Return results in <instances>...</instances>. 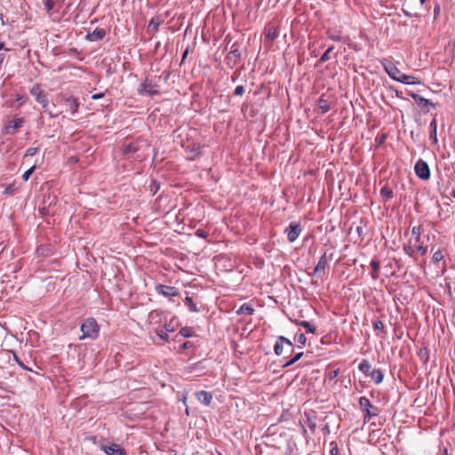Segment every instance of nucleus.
<instances>
[{
    "label": "nucleus",
    "mask_w": 455,
    "mask_h": 455,
    "mask_svg": "<svg viewBox=\"0 0 455 455\" xmlns=\"http://www.w3.org/2000/svg\"><path fill=\"white\" fill-rule=\"evenodd\" d=\"M81 331L83 332L79 339H96L100 334V326L93 317L86 318L81 324Z\"/></svg>",
    "instance_id": "f257e3e1"
},
{
    "label": "nucleus",
    "mask_w": 455,
    "mask_h": 455,
    "mask_svg": "<svg viewBox=\"0 0 455 455\" xmlns=\"http://www.w3.org/2000/svg\"><path fill=\"white\" fill-rule=\"evenodd\" d=\"M404 252L410 256L414 257L416 252H419L420 255L424 256L427 252V247L425 245V243L422 237L409 239L408 243L403 247Z\"/></svg>",
    "instance_id": "f03ea898"
},
{
    "label": "nucleus",
    "mask_w": 455,
    "mask_h": 455,
    "mask_svg": "<svg viewBox=\"0 0 455 455\" xmlns=\"http://www.w3.org/2000/svg\"><path fill=\"white\" fill-rule=\"evenodd\" d=\"M30 93L35 97L36 100L42 105V107L44 108V111L48 112L51 117H57L61 114V112L54 113L48 109L47 94L41 89L39 84H35L30 89Z\"/></svg>",
    "instance_id": "7ed1b4c3"
},
{
    "label": "nucleus",
    "mask_w": 455,
    "mask_h": 455,
    "mask_svg": "<svg viewBox=\"0 0 455 455\" xmlns=\"http://www.w3.org/2000/svg\"><path fill=\"white\" fill-rule=\"evenodd\" d=\"M359 406L364 412V421H369L372 417L377 415V408L364 396L360 397Z\"/></svg>",
    "instance_id": "20e7f679"
},
{
    "label": "nucleus",
    "mask_w": 455,
    "mask_h": 455,
    "mask_svg": "<svg viewBox=\"0 0 455 455\" xmlns=\"http://www.w3.org/2000/svg\"><path fill=\"white\" fill-rule=\"evenodd\" d=\"M139 93L141 95L154 96L160 93V87L157 84L154 83L151 79L147 78L143 84H140Z\"/></svg>",
    "instance_id": "39448f33"
},
{
    "label": "nucleus",
    "mask_w": 455,
    "mask_h": 455,
    "mask_svg": "<svg viewBox=\"0 0 455 455\" xmlns=\"http://www.w3.org/2000/svg\"><path fill=\"white\" fill-rule=\"evenodd\" d=\"M24 123L25 119L23 117H15L9 120L4 125V132L6 134L13 135L23 126Z\"/></svg>",
    "instance_id": "423d86ee"
},
{
    "label": "nucleus",
    "mask_w": 455,
    "mask_h": 455,
    "mask_svg": "<svg viewBox=\"0 0 455 455\" xmlns=\"http://www.w3.org/2000/svg\"><path fill=\"white\" fill-rule=\"evenodd\" d=\"M381 63L390 78L399 82L400 76L403 73L397 68V67L391 60L386 59L383 60Z\"/></svg>",
    "instance_id": "0eeeda50"
},
{
    "label": "nucleus",
    "mask_w": 455,
    "mask_h": 455,
    "mask_svg": "<svg viewBox=\"0 0 455 455\" xmlns=\"http://www.w3.org/2000/svg\"><path fill=\"white\" fill-rule=\"evenodd\" d=\"M59 103L65 104L67 106V110L69 111L71 114H76L78 111L79 108V102L76 98L70 96V97H64L60 96L57 99Z\"/></svg>",
    "instance_id": "6e6552de"
},
{
    "label": "nucleus",
    "mask_w": 455,
    "mask_h": 455,
    "mask_svg": "<svg viewBox=\"0 0 455 455\" xmlns=\"http://www.w3.org/2000/svg\"><path fill=\"white\" fill-rule=\"evenodd\" d=\"M416 175L424 180L430 177V170L428 164L422 159H419L414 166Z\"/></svg>",
    "instance_id": "1a4fd4ad"
},
{
    "label": "nucleus",
    "mask_w": 455,
    "mask_h": 455,
    "mask_svg": "<svg viewBox=\"0 0 455 455\" xmlns=\"http://www.w3.org/2000/svg\"><path fill=\"white\" fill-rule=\"evenodd\" d=\"M156 291L158 294L172 299L180 295L179 290L174 286H168L164 284H157Z\"/></svg>",
    "instance_id": "9d476101"
},
{
    "label": "nucleus",
    "mask_w": 455,
    "mask_h": 455,
    "mask_svg": "<svg viewBox=\"0 0 455 455\" xmlns=\"http://www.w3.org/2000/svg\"><path fill=\"white\" fill-rule=\"evenodd\" d=\"M101 450L107 454V455H126L124 449H122L118 444L116 443H111L108 445H102Z\"/></svg>",
    "instance_id": "9b49d317"
},
{
    "label": "nucleus",
    "mask_w": 455,
    "mask_h": 455,
    "mask_svg": "<svg viewBox=\"0 0 455 455\" xmlns=\"http://www.w3.org/2000/svg\"><path fill=\"white\" fill-rule=\"evenodd\" d=\"M301 228L298 223L291 222L289 226L287 237L290 242H294L300 235Z\"/></svg>",
    "instance_id": "f8f14e48"
},
{
    "label": "nucleus",
    "mask_w": 455,
    "mask_h": 455,
    "mask_svg": "<svg viewBox=\"0 0 455 455\" xmlns=\"http://www.w3.org/2000/svg\"><path fill=\"white\" fill-rule=\"evenodd\" d=\"M286 344L290 348H292V343L290 339L281 336L275 342L274 351L277 355H282L283 351V345Z\"/></svg>",
    "instance_id": "ddd939ff"
},
{
    "label": "nucleus",
    "mask_w": 455,
    "mask_h": 455,
    "mask_svg": "<svg viewBox=\"0 0 455 455\" xmlns=\"http://www.w3.org/2000/svg\"><path fill=\"white\" fill-rule=\"evenodd\" d=\"M44 9L46 10L47 13H50L51 11L56 10L60 11L62 7V1L61 0H43Z\"/></svg>",
    "instance_id": "4468645a"
},
{
    "label": "nucleus",
    "mask_w": 455,
    "mask_h": 455,
    "mask_svg": "<svg viewBox=\"0 0 455 455\" xmlns=\"http://www.w3.org/2000/svg\"><path fill=\"white\" fill-rule=\"evenodd\" d=\"M106 36V31L103 28H97L92 33L86 36V39L91 42L102 40Z\"/></svg>",
    "instance_id": "2eb2a0df"
},
{
    "label": "nucleus",
    "mask_w": 455,
    "mask_h": 455,
    "mask_svg": "<svg viewBox=\"0 0 455 455\" xmlns=\"http://www.w3.org/2000/svg\"><path fill=\"white\" fill-rule=\"evenodd\" d=\"M328 266L326 255H323L316 264L315 269H314V275H321L322 273H324L326 267Z\"/></svg>",
    "instance_id": "dca6fc26"
},
{
    "label": "nucleus",
    "mask_w": 455,
    "mask_h": 455,
    "mask_svg": "<svg viewBox=\"0 0 455 455\" xmlns=\"http://www.w3.org/2000/svg\"><path fill=\"white\" fill-rule=\"evenodd\" d=\"M429 140L432 141L433 144H437V123L435 119H433L432 122L429 124Z\"/></svg>",
    "instance_id": "f3484780"
},
{
    "label": "nucleus",
    "mask_w": 455,
    "mask_h": 455,
    "mask_svg": "<svg viewBox=\"0 0 455 455\" xmlns=\"http://www.w3.org/2000/svg\"><path fill=\"white\" fill-rule=\"evenodd\" d=\"M399 82L405 84H420V80L418 77L413 76L404 75V74H403L400 76Z\"/></svg>",
    "instance_id": "a211bd4d"
},
{
    "label": "nucleus",
    "mask_w": 455,
    "mask_h": 455,
    "mask_svg": "<svg viewBox=\"0 0 455 455\" xmlns=\"http://www.w3.org/2000/svg\"><path fill=\"white\" fill-rule=\"evenodd\" d=\"M278 36V30L274 26H268L266 30V38L269 41L275 40Z\"/></svg>",
    "instance_id": "6ab92c4d"
},
{
    "label": "nucleus",
    "mask_w": 455,
    "mask_h": 455,
    "mask_svg": "<svg viewBox=\"0 0 455 455\" xmlns=\"http://www.w3.org/2000/svg\"><path fill=\"white\" fill-rule=\"evenodd\" d=\"M138 149H139V148L137 146V143L132 142V141L125 143L124 146V153L126 154V155L133 154Z\"/></svg>",
    "instance_id": "aec40b11"
},
{
    "label": "nucleus",
    "mask_w": 455,
    "mask_h": 455,
    "mask_svg": "<svg viewBox=\"0 0 455 455\" xmlns=\"http://www.w3.org/2000/svg\"><path fill=\"white\" fill-rule=\"evenodd\" d=\"M371 267L372 268L371 277L376 280L379 277V261L376 259L371 260Z\"/></svg>",
    "instance_id": "412c9836"
},
{
    "label": "nucleus",
    "mask_w": 455,
    "mask_h": 455,
    "mask_svg": "<svg viewBox=\"0 0 455 455\" xmlns=\"http://www.w3.org/2000/svg\"><path fill=\"white\" fill-rule=\"evenodd\" d=\"M253 311H254V310H253V308H252L251 306H249V305H247V304H243V305H242V306L238 308V310L236 311V313H237L238 315H251V314L253 313Z\"/></svg>",
    "instance_id": "4be33fe9"
},
{
    "label": "nucleus",
    "mask_w": 455,
    "mask_h": 455,
    "mask_svg": "<svg viewBox=\"0 0 455 455\" xmlns=\"http://www.w3.org/2000/svg\"><path fill=\"white\" fill-rule=\"evenodd\" d=\"M383 378H384V376L380 370L377 369V370L372 371L371 379H373V381L376 384L381 383L383 380Z\"/></svg>",
    "instance_id": "5701e85b"
},
{
    "label": "nucleus",
    "mask_w": 455,
    "mask_h": 455,
    "mask_svg": "<svg viewBox=\"0 0 455 455\" xmlns=\"http://www.w3.org/2000/svg\"><path fill=\"white\" fill-rule=\"evenodd\" d=\"M185 304L188 307L190 311L196 312L197 310L196 303L194 301L193 297L187 296L185 299Z\"/></svg>",
    "instance_id": "b1692460"
},
{
    "label": "nucleus",
    "mask_w": 455,
    "mask_h": 455,
    "mask_svg": "<svg viewBox=\"0 0 455 455\" xmlns=\"http://www.w3.org/2000/svg\"><path fill=\"white\" fill-rule=\"evenodd\" d=\"M412 98L418 102V104L421 106L427 107L428 105H431V102L428 100L423 98L419 94H412Z\"/></svg>",
    "instance_id": "393cba45"
},
{
    "label": "nucleus",
    "mask_w": 455,
    "mask_h": 455,
    "mask_svg": "<svg viewBox=\"0 0 455 455\" xmlns=\"http://www.w3.org/2000/svg\"><path fill=\"white\" fill-rule=\"evenodd\" d=\"M358 369H359L360 371L367 374L370 371V370H371V364H370V363L368 361L363 360L360 363V364L358 366Z\"/></svg>",
    "instance_id": "a878e982"
},
{
    "label": "nucleus",
    "mask_w": 455,
    "mask_h": 455,
    "mask_svg": "<svg viewBox=\"0 0 455 455\" xmlns=\"http://www.w3.org/2000/svg\"><path fill=\"white\" fill-rule=\"evenodd\" d=\"M422 228L420 226H414L411 228V235L410 239H416L421 237Z\"/></svg>",
    "instance_id": "bb28decb"
},
{
    "label": "nucleus",
    "mask_w": 455,
    "mask_h": 455,
    "mask_svg": "<svg viewBox=\"0 0 455 455\" xmlns=\"http://www.w3.org/2000/svg\"><path fill=\"white\" fill-rule=\"evenodd\" d=\"M380 194L383 197L390 198L393 196V191L389 187L385 186L380 189Z\"/></svg>",
    "instance_id": "cd10ccee"
},
{
    "label": "nucleus",
    "mask_w": 455,
    "mask_h": 455,
    "mask_svg": "<svg viewBox=\"0 0 455 455\" xmlns=\"http://www.w3.org/2000/svg\"><path fill=\"white\" fill-rule=\"evenodd\" d=\"M301 326H303L308 332L315 333V326L307 321H302L299 323Z\"/></svg>",
    "instance_id": "c85d7f7f"
},
{
    "label": "nucleus",
    "mask_w": 455,
    "mask_h": 455,
    "mask_svg": "<svg viewBox=\"0 0 455 455\" xmlns=\"http://www.w3.org/2000/svg\"><path fill=\"white\" fill-rule=\"evenodd\" d=\"M303 355V353L300 352V353H298L294 355V357H292L290 361H288L287 363H285V364L283 365L284 367H288L290 365H292L293 363H295L296 362H298Z\"/></svg>",
    "instance_id": "c756f323"
},
{
    "label": "nucleus",
    "mask_w": 455,
    "mask_h": 455,
    "mask_svg": "<svg viewBox=\"0 0 455 455\" xmlns=\"http://www.w3.org/2000/svg\"><path fill=\"white\" fill-rule=\"evenodd\" d=\"M201 396L204 397L203 399V403L206 405H209L212 399V396L210 393L208 392H205V391H201Z\"/></svg>",
    "instance_id": "7c9ffc66"
},
{
    "label": "nucleus",
    "mask_w": 455,
    "mask_h": 455,
    "mask_svg": "<svg viewBox=\"0 0 455 455\" xmlns=\"http://www.w3.org/2000/svg\"><path fill=\"white\" fill-rule=\"evenodd\" d=\"M443 259V253L441 250L436 251L433 254V261L437 263L440 262Z\"/></svg>",
    "instance_id": "2f4dec72"
},
{
    "label": "nucleus",
    "mask_w": 455,
    "mask_h": 455,
    "mask_svg": "<svg viewBox=\"0 0 455 455\" xmlns=\"http://www.w3.org/2000/svg\"><path fill=\"white\" fill-rule=\"evenodd\" d=\"M180 333L183 337H190L193 334V329L191 327H185L180 331Z\"/></svg>",
    "instance_id": "473e14b6"
},
{
    "label": "nucleus",
    "mask_w": 455,
    "mask_h": 455,
    "mask_svg": "<svg viewBox=\"0 0 455 455\" xmlns=\"http://www.w3.org/2000/svg\"><path fill=\"white\" fill-rule=\"evenodd\" d=\"M36 170V164H34L33 166H31L28 170H27L23 175H22V178L24 180H28L30 177V175L34 172V171Z\"/></svg>",
    "instance_id": "72a5a7b5"
},
{
    "label": "nucleus",
    "mask_w": 455,
    "mask_h": 455,
    "mask_svg": "<svg viewBox=\"0 0 455 455\" xmlns=\"http://www.w3.org/2000/svg\"><path fill=\"white\" fill-rule=\"evenodd\" d=\"M38 150H39L38 148H28L26 150L24 157L32 156L36 155L38 152Z\"/></svg>",
    "instance_id": "f704fd0d"
},
{
    "label": "nucleus",
    "mask_w": 455,
    "mask_h": 455,
    "mask_svg": "<svg viewBox=\"0 0 455 455\" xmlns=\"http://www.w3.org/2000/svg\"><path fill=\"white\" fill-rule=\"evenodd\" d=\"M333 50V47H329L327 51L321 56L320 61L325 62L329 60V53Z\"/></svg>",
    "instance_id": "c9c22d12"
},
{
    "label": "nucleus",
    "mask_w": 455,
    "mask_h": 455,
    "mask_svg": "<svg viewBox=\"0 0 455 455\" xmlns=\"http://www.w3.org/2000/svg\"><path fill=\"white\" fill-rule=\"evenodd\" d=\"M373 326L375 330H383L385 327L384 323L380 320L374 321Z\"/></svg>",
    "instance_id": "e433bc0d"
},
{
    "label": "nucleus",
    "mask_w": 455,
    "mask_h": 455,
    "mask_svg": "<svg viewBox=\"0 0 455 455\" xmlns=\"http://www.w3.org/2000/svg\"><path fill=\"white\" fill-rule=\"evenodd\" d=\"M319 108L323 110V112H327L329 110V106L325 100H320Z\"/></svg>",
    "instance_id": "4c0bfd02"
},
{
    "label": "nucleus",
    "mask_w": 455,
    "mask_h": 455,
    "mask_svg": "<svg viewBox=\"0 0 455 455\" xmlns=\"http://www.w3.org/2000/svg\"><path fill=\"white\" fill-rule=\"evenodd\" d=\"M297 341L301 344V345H305L306 341H307V338L305 336L304 333H299L298 336H297Z\"/></svg>",
    "instance_id": "58836bf2"
},
{
    "label": "nucleus",
    "mask_w": 455,
    "mask_h": 455,
    "mask_svg": "<svg viewBox=\"0 0 455 455\" xmlns=\"http://www.w3.org/2000/svg\"><path fill=\"white\" fill-rule=\"evenodd\" d=\"M158 26L159 23L152 19L148 24V29L156 30L158 28Z\"/></svg>",
    "instance_id": "ea45409f"
},
{
    "label": "nucleus",
    "mask_w": 455,
    "mask_h": 455,
    "mask_svg": "<svg viewBox=\"0 0 455 455\" xmlns=\"http://www.w3.org/2000/svg\"><path fill=\"white\" fill-rule=\"evenodd\" d=\"M243 92H244V88H243V86H242V85H238V86H236V87H235V95H237V96H241V95H243Z\"/></svg>",
    "instance_id": "a19ab883"
},
{
    "label": "nucleus",
    "mask_w": 455,
    "mask_h": 455,
    "mask_svg": "<svg viewBox=\"0 0 455 455\" xmlns=\"http://www.w3.org/2000/svg\"><path fill=\"white\" fill-rule=\"evenodd\" d=\"M157 334H158V336H159L162 339H165V340H166V339H168V334H167L166 331H164V330H159V331H157Z\"/></svg>",
    "instance_id": "79ce46f5"
},
{
    "label": "nucleus",
    "mask_w": 455,
    "mask_h": 455,
    "mask_svg": "<svg viewBox=\"0 0 455 455\" xmlns=\"http://www.w3.org/2000/svg\"><path fill=\"white\" fill-rule=\"evenodd\" d=\"M104 96H105L104 92L95 93V94L92 95V99L94 100H97L102 99Z\"/></svg>",
    "instance_id": "37998d69"
},
{
    "label": "nucleus",
    "mask_w": 455,
    "mask_h": 455,
    "mask_svg": "<svg viewBox=\"0 0 455 455\" xmlns=\"http://www.w3.org/2000/svg\"><path fill=\"white\" fill-rule=\"evenodd\" d=\"M16 100L25 102L28 100V97L26 95H17Z\"/></svg>",
    "instance_id": "c03bdc74"
},
{
    "label": "nucleus",
    "mask_w": 455,
    "mask_h": 455,
    "mask_svg": "<svg viewBox=\"0 0 455 455\" xmlns=\"http://www.w3.org/2000/svg\"><path fill=\"white\" fill-rule=\"evenodd\" d=\"M188 53V50H186V51L184 52L183 55H182L181 63H183V62H184L185 59L187 58Z\"/></svg>",
    "instance_id": "a18cd8bd"
},
{
    "label": "nucleus",
    "mask_w": 455,
    "mask_h": 455,
    "mask_svg": "<svg viewBox=\"0 0 455 455\" xmlns=\"http://www.w3.org/2000/svg\"><path fill=\"white\" fill-rule=\"evenodd\" d=\"M1 50L9 51V49L4 48V43H0V51Z\"/></svg>",
    "instance_id": "49530a36"
},
{
    "label": "nucleus",
    "mask_w": 455,
    "mask_h": 455,
    "mask_svg": "<svg viewBox=\"0 0 455 455\" xmlns=\"http://www.w3.org/2000/svg\"><path fill=\"white\" fill-rule=\"evenodd\" d=\"M4 60V56L3 54H0V66L2 65Z\"/></svg>",
    "instance_id": "de8ad7c7"
},
{
    "label": "nucleus",
    "mask_w": 455,
    "mask_h": 455,
    "mask_svg": "<svg viewBox=\"0 0 455 455\" xmlns=\"http://www.w3.org/2000/svg\"><path fill=\"white\" fill-rule=\"evenodd\" d=\"M189 345H190V342H189V341H187V342H185V343L183 344V347H184V348H187V347H188V346H189Z\"/></svg>",
    "instance_id": "09e8293b"
},
{
    "label": "nucleus",
    "mask_w": 455,
    "mask_h": 455,
    "mask_svg": "<svg viewBox=\"0 0 455 455\" xmlns=\"http://www.w3.org/2000/svg\"><path fill=\"white\" fill-rule=\"evenodd\" d=\"M14 358H15V360L18 362V363H19L20 365L23 366L22 363H21V362H20V361L18 360V357H17V355H14Z\"/></svg>",
    "instance_id": "8fccbe9b"
},
{
    "label": "nucleus",
    "mask_w": 455,
    "mask_h": 455,
    "mask_svg": "<svg viewBox=\"0 0 455 455\" xmlns=\"http://www.w3.org/2000/svg\"><path fill=\"white\" fill-rule=\"evenodd\" d=\"M165 331H173V329H170V326H166V325H165Z\"/></svg>",
    "instance_id": "3c124183"
},
{
    "label": "nucleus",
    "mask_w": 455,
    "mask_h": 455,
    "mask_svg": "<svg viewBox=\"0 0 455 455\" xmlns=\"http://www.w3.org/2000/svg\"><path fill=\"white\" fill-rule=\"evenodd\" d=\"M439 12V7L435 8V13H437Z\"/></svg>",
    "instance_id": "603ef678"
},
{
    "label": "nucleus",
    "mask_w": 455,
    "mask_h": 455,
    "mask_svg": "<svg viewBox=\"0 0 455 455\" xmlns=\"http://www.w3.org/2000/svg\"><path fill=\"white\" fill-rule=\"evenodd\" d=\"M332 376H333V377H336V376H337V371H333Z\"/></svg>",
    "instance_id": "864d4df0"
},
{
    "label": "nucleus",
    "mask_w": 455,
    "mask_h": 455,
    "mask_svg": "<svg viewBox=\"0 0 455 455\" xmlns=\"http://www.w3.org/2000/svg\"><path fill=\"white\" fill-rule=\"evenodd\" d=\"M196 235H199V229L196 231Z\"/></svg>",
    "instance_id": "5fc2aeb1"
},
{
    "label": "nucleus",
    "mask_w": 455,
    "mask_h": 455,
    "mask_svg": "<svg viewBox=\"0 0 455 455\" xmlns=\"http://www.w3.org/2000/svg\"><path fill=\"white\" fill-rule=\"evenodd\" d=\"M426 0H420V3L423 4Z\"/></svg>",
    "instance_id": "6e6d98bb"
},
{
    "label": "nucleus",
    "mask_w": 455,
    "mask_h": 455,
    "mask_svg": "<svg viewBox=\"0 0 455 455\" xmlns=\"http://www.w3.org/2000/svg\"><path fill=\"white\" fill-rule=\"evenodd\" d=\"M200 235H201V237H203V236H204V233H203L202 231H201V233H200Z\"/></svg>",
    "instance_id": "4d7b16f0"
},
{
    "label": "nucleus",
    "mask_w": 455,
    "mask_h": 455,
    "mask_svg": "<svg viewBox=\"0 0 455 455\" xmlns=\"http://www.w3.org/2000/svg\"><path fill=\"white\" fill-rule=\"evenodd\" d=\"M168 455H176V454H168Z\"/></svg>",
    "instance_id": "13d9d810"
}]
</instances>
